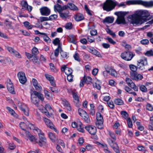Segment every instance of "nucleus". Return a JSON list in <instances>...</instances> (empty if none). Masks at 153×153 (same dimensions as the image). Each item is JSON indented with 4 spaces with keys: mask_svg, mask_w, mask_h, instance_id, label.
Listing matches in <instances>:
<instances>
[{
    "mask_svg": "<svg viewBox=\"0 0 153 153\" xmlns=\"http://www.w3.org/2000/svg\"><path fill=\"white\" fill-rule=\"evenodd\" d=\"M147 59L145 57H143L137 61V65L139 69L143 70L144 69V67L143 66L141 67L140 65V64H141L143 66H144L147 65Z\"/></svg>",
    "mask_w": 153,
    "mask_h": 153,
    "instance_id": "10",
    "label": "nucleus"
},
{
    "mask_svg": "<svg viewBox=\"0 0 153 153\" xmlns=\"http://www.w3.org/2000/svg\"><path fill=\"white\" fill-rule=\"evenodd\" d=\"M92 83L93 84V86L96 88L97 89L99 90L100 89L101 87L99 85V84H97V83L96 82H92Z\"/></svg>",
    "mask_w": 153,
    "mask_h": 153,
    "instance_id": "61",
    "label": "nucleus"
},
{
    "mask_svg": "<svg viewBox=\"0 0 153 153\" xmlns=\"http://www.w3.org/2000/svg\"><path fill=\"white\" fill-rule=\"evenodd\" d=\"M40 13L42 15L48 16L51 13L50 10L47 7H43L39 9Z\"/></svg>",
    "mask_w": 153,
    "mask_h": 153,
    "instance_id": "16",
    "label": "nucleus"
},
{
    "mask_svg": "<svg viewBox=\"0 0 153 153\" xmlns=\"http://www.w3.org/2000/svg\"><path fill=\"white\" fill-rule=\"evenodd\" d=\"M114 102L115 104L119 105H123V101L122 100L120 99H115Z\"/></svg>",
    "mask_w": 153,
    "mask_h": 153,
    "instance_id": "40",
    "label": "nucleus"
},
{
    "mask_svg": "<svg viewBox=\"0 0 153 153\" xmlns=\"http://www.w3.org/2000/svg\"><path fill=\"white\" fill-rule=\"evenodd\" d=\"M6 49L11 54H12L13 55H14L16 52V51L14 50L13 48L9 46L7 47Z\"/></svg>",
    "mask_w": 153,
    "mask_h": 153,
    "instance_id": "39",
    "label": "nucleus"
},
{
    "mask_svg": "<svg viewBox=\"0 0 153 153\" xmlns=\"http://www.w3.org/2000/svg\"><path fill=\"white\" fill-rule=\"evenodd\" d=\"M78 113L79 115L82 117L85 115V114H87L86 112L81 108H79L78 110Z\"/></svg>",
    "mask_w": 153,
    "mask_h": 153,
    "instance_id": "47",
    "label": "nucleus"
},
{
    "mask_svg": "<svg viewBox=\"0 0 153 153\" xmlns=\"http://www.w3.org/2000/svg\"><path fill=\"white\" fill-rule=\"evenodd\" d=\"M62 104L69 111L71 110V108L68 102L65 99H62Z\"/></svg>",
    "mask_w": 153,
    "mask_h": 153,
    "instance_id": "23",
    "label": "nucleus"
},
{
    "mask_svg": "<svg viewBox=\"0 0 153 153\" xmlns=\"http://www.w3.org/2000/svg\"><path fill=\"white\" fill-rule=\"evenodd\" d=\"M117 4L116 1L112 0H106L103 4V8L104 10L109 12L114 9Z\"/></svg>",
    "mask_w": 153,
    "mask_h": 153,
    "instance_id": "4",
    "label": "nucleus"
},
{
    "mask_svg": "<svg viewBox=\"0 0 153 153\" xmlns=\"http://www.w3.org/2000/svg\"><path fill=\"white\" fill-rule=\"evenodd\" d=\"M127 120V125L128 128H131L132 127L133 125L132 122L130 117H128Z\"/></svg>",
    "mask_w": 153,
    "mask_h": 153,
    "instance_id": "51",
    "label": "nucleus"
},
{
    "mask_svg": "<svg viewBox=\"0 0 153 153\" xmlns=\"http://www.w3.org/2000/svg\"><path fill=\"white\" fill-rule=\"evenodd\" d=\"M30 60L32 61L34 64L37 65L40 64V62L39 61L37 57L35 56H33Z\"/></svg>",
    "mask_w": 153,
    "mask_h": 153,
    "instance_id": "35",
    "label": "nucleus"
},
{
    "mask_svg": "<svg viewBox=\"0 0 153 153\" xmlns=\"http://www.w3.org/2000/svg\"><path fill=\"white\" fill-rule=\"evenodd\" d=\"M65 27L67 29L70 30L72 28V24L71 22L66 23L65 25Z\"/></svg>",
    "mask_w": 153,
    "mask_h": 153,
    "instance_id": "56",
    "label": "nucleus"
},
{
    "mask_svg": "<svg viewBox=\"0 0 153 153\" xmlns=\"http://www.w3.org/2000/svg\"><path fill=\"white\" fill-rule=\"evenodd\" d=\"M75 20L77 22L81 21L84 19L83 15L81 13H77L74 16Z\"/></svg>",
    "mask_w": 153,
    "mask_h": 153,
    "instance_id": "29",
    "label": "nucleus"
},
{
    "mask_svg": "<svg viewBox=\"0 0 153 153\" xmlns=\"http://www.w3.org/2000/svg\"><path fill=\"white\" fill-rule=\"evenodd\" d=\"M72 72L73 70L71 68H66L65 73L66 75H72Z\"/></svg>",
    "mask_w": 153,
    "mask_h": 153,
    "instance_id": "54",
    "label": "nucleus"
},
{
    "mask_svg": "<svg viewBox=\"0 0 153 153\" xmlns=\"http://www.w3.org/2000/svg\"><path fill=\"white\" fill-rule=\"evenodd\" d=\"M115 14L117 15L118 17L117 19L116 22L118 24H126V22L124 18V16L122 15H118L117 13H115Z\"/></svg>",
    "mask_w": 153,
    "mask_h": 153,
    "instance_id": "15",
    "label": "nucleus"
},
{
    "mask_svg": "<svg viewBox=\"0 0 153 153\" xmlns=\"http://www.w3.org/2000/svg\"><path fill=\"white\" fill-rule=\"evenodd\" d=\"M48 136L50 139L52 141H54L55 140L56 137L54 134L52 132H49L48 133Z\"/></svg>",
    "mask_w": 153,
    "mask_h": 153,
    "instance_id": "38",
    "label": "nucleus"
},
{
    "mask_svg": "<svg viewBox=\"0 0 153 153\" xmlns=\"http://www.w3.org/2000/svg\"><path fill=\"white\" fill-rule=\"evenodd\" d=\"M96 119L95 122L96 126L99 129H102L103 128V119L102 116L100 112L97 113Z\"/></svg>",
    "mask_w": 153,
    "mask_h": 153,
    "instance_id": "5",
    "label": "nucleus"
},
{
    "mask_svg": "<svg viewBox=\"0 0 153 153\" xmlns=\"http://www.w3.org/2000/svg\"><path fill=\"white\" fill-rule=\"evenodd\" d=\"M72 94L73 95V97L74 103L77 106H79L80 105V100L77 93L73 91H72Z\"/></svg>",
    "mask_w": 153,
    "mask_h": 153,
    "instance_id": "18",
    "label": "nucleus"
},
{
    "mask_svg": "<svg viewBox=\"0 0 153 153\" xmlns=\"http://www.w3.org/2000/svg\"><path fill=\"white\" fill-rule=\"evenodd\" d=\"M26 133L27 136L28 137V139L29 140L34 143L36 142V139L34 136L30 134L29 132H28L27 133V132Z\"/></svg>",
    "mask_w": 153,
    "mask_h": 153,
    "instance_id": "30",
    "label": "nucleus"
},
{
    "mask_svg": "<svg viewBox=\"0 0 153 153\" xmlns=\"http://www.w3.org/2000/svg\"><path fill=\"white\" fill-rule=\"evenodd\" d=\"M144 54L146 56H153V51L152 50L148 51Z\"/></svg>",
    "mask_w": 153,
    "mask_h": 153,
    "instance_id": "52",
    "label": "nucleus"
},
{
    "mask_svg": "<svg viewBox=\"0 0 153 153\" xmlns=\"http://www.w3.org/2000/svg\"><path fill=\"white\" fill-rule=\"evenodd\" d=\"M7 110L9 111L10 113L12 115L16 116V114L15 113L14 111L10 107H7Z\"/></svg>",
    "mask_w": 153,
    "mask_h": 153,
    "instance_id": "55",
    "label": "nucleus"
},
{
    "mask_svg": "<svg viewBox=\"0 0 153 153\" xmlns=\"http://www.w3.org/2000/svg\"><path fill=\"white\" fill-rule=\"evenodd\" d=\"M71 126L73 128H76L78 131L82 133L84 132V127L80 121H78L77 123L75 122H73L72 123Z\"/></svg>",
    "mask_w": 153,
    "mask_h": 153,
    "instance_id": "8",
    "label": "nucleus"
},
{
    "mask_svg": "<svg viewBox=\"0 0 153 153\" xmlns=\"http://www.w3.org/2000/svg\"><path fill=\"white\" fill-rule=\"evenodd\" d=\"M125 80L127 84L129 87L132 85V84L134 83L131 79L129 78H126Z\"/></svg>",
    "mask_w": 153,
    "mask_h": 153,
    "instance_id": "49",
    "label": "nucleus"
},
{
    "mask_svg": "<svg viewBox=\"0 0 153 153\" xmlns=\"http://www.w3.org/2000/svg\"><path fill=\"white\" fill-rule=\"evenodd\" d=\"M85 129L91 135H95L97 132L96 128L93 126H86L85 127Z\"/></svg>",
    "mask_w": 153,
    "mask_h": 153,
    "instance_id": "13",
    "label": "nucleus"
},
{
    "mask_svg": "<svg viewBox=\"0 0 153 153\" xmlns=\"http://www.w3.org/2000/svg\"><path fill=\"white\" fill-rule=\"evenodd\" d=\"M24 26L29 29H31L33 26L29 22L26 21L23 23Z\"/></svg>",
    "mask_w": 153,
    "mask_h": 153,
    "instance_id": "36",
    "label": "nucleus"
},
{
    "mask_svg": "<svg viewBox=\"0 0 153 153\" xmlns=\"http://www.w3.org/2000/svg\"><path fill=\"white\" fill-rule=\"evenodd\" d=\"M43 36H42L45 42L48 43H50L51 42V40L47 36V34L45 33V35H43Z\"/></svg>",
    "mask_w": 153,
    "mask_h": 153,
    "instance_id": "44",
    "label": "nucleus"
},
{
    "mask_svg": "<svg viewBox=\"0 0 153 153\" xmlns=\"http://www.w3.org/2000/svg\"><path fill=\"white\" fill-rule=\"evenodd\" d=\"M61 56L64 58L67 59L68 57V54L66 52H64L62 50L61 52H60Z\"/></svg>",
    "mask_w": 153,
    "mask_h": 153,
    "instance_id": "53",
    "label": "nucleus"
},
{
    "mask_svg": "<svg viewBox=\"0 0 153 153\" xmlns=\"http://www.w3.org/2000/svg\"><path fill=\"white\" fill-rule=\"evenodd\" d=\"M53 43L55 45H58V46L59 45H61L59 44L60 40L58 38H56L55 39L53 40Z\"/></svg>",
    "mask_w": 153,
    "mask_h": 153,
    "instance_id": "57",
    "label": "nucleus"
},
{
    "mask_svg": "<svg viewBox=\"0 0 153 153\" xmlns=\"http://www.w3.org/2000/svg\"><path fill=\"white\" fill-rule=\"evenodd\" d=\"M150 18H152V20L148 23L152 24L153 23V15L150 17L149 13L147 10H141L136 11L134 14L128 17L130 24L135 26L141 25Z\"/></svg>",
    "mask_w": 153,
    "mask_h": 153,
    "instance_id": "1",
    "label": "nucleus"
},
{
    "mask_svg": "<svg viewBox=\"0 0 153 153\" xmlns=\"http://www.w3.org/2000/svg\"><path fill=\"white\" fill-rule=\"evenodd\" d=\"M139 0H133V1H128L125 2L126 5V4L127 5H130L131 4H138L137 3H136L135 2V1H138Z\"/></svg>",
    "mask_w": 153,
    "mask_h": 153,
    "instance_id": "59",
    "label": "nucleus"
},
{
    "mask_svg": "<svg viewBox=\"0 0 153 153\" xmlns=\"http://www.w3.org/2000/svg\"><path fill=\"white\" fill-rule=\"evenodd\" d=\"M21 4L22 6V9L27 10L29 12H30L32 9V7L28 5L27 1L23 0L21 2Z\"/></svg>",
    "mask_w": 153,
    "mask_h": 153,
    "instance_id": "17",
    "label": "nucleus"
},
{
    "mask_svg": "<svg viewBox=\"0 0 153 153\" xmlns=\"http://www.w3.org/2000/svg\"><path fill=\"white\" fill-rule=\"evenodd\" d=\"M106 32L108 34L112 36L113 37H115L116 36V34L114 33L112 30H110L109 28H107L105 29Z\"/></svg>",
    "mask_w": 153,
    "mask_h": 153,
    "instance_id": "41",
    "label": "nucleus"
},
{
    "mask_svg": "<svg viewBox=\"0 0 153 153\" xmlns=\"http://www.w3.org/2000/svg\"><path fill=\"white\" fill-rule=\"evenodd\" d=\"M38 133L39 138V144L42 146L43 145H45L46 143V140L44 136V133L39 129V131L38 130L37 132Z\"/></svg>",
    "mask_w": 153,
    "mask_h": 153,
    "instance_id": "9",
    "label": "nucleus"
},
{
    "mask_svg": "<svg viewBox=\"0 0 153 153\" xmlns=\"http://www.w3.org/2000/svg\"><path fill=\"white\" fill-rule=\"evenodd\" d=\"M45 76L46 79L50 81L52 86H55L56 84L54 80V78L52 76L47 74H45Z\"/></svg>",
    "mask_w": 153,
    "mask_h": 153,
    "instance_id": "22",
    "label": "nucleus"
},
{
    "mask_svg": "<svg viewBox=\"0 0 153 153\" xmlns=\"http://www.w3.org/2000/svg\"><path fill=\"white\" fill-rule=\"evenodd\" d=\"M130 87L133 89L135 91H138V88L134 83L132 84V85Z\"/></svg>",
    "mask_w": 153,
    "mask_h": 153,
    "instance_id": "62",
    "label": "nucleus"
},
{
    "mask_svg": "<svg viewBox=\"0 0 153 153\" xmlns=\"http://www.w3.org/2000/svg\"><path fill=\"white\" fill-rule=\"evenodd\" d=\"M129 68L132 71L131 72H137L136 71L137 70V67L134 65L131 64L129 65Z\"/></svg>",
    "mask_w": 153,
    "mask_h": 153,
    "instance_id": "43",
    "label": "nucleus"
},
{
    "mask_svg": "<svg viewBox=\"0 0 153 153\" xmlns=\"http://www.w3.org/2000/svg\"><path fill=\"white\" fill-rule=\"evenodd\" d=\"M149 41L147 39H143L140 41V43L143 45H148L149 43Z\"/></svg>",
    "mask_w": 153,
    "mask_h": 153,
    "instance_id": "64",
    "label": "nucleus"
},
{
    "mask_svg": "<svg viewBox=\"0 0 153 153\" xmlns=\"http://www.w3.org/2000/svg\"><path fill=\"white\" fill-rule=\"evenodd\" d=\"M26 124L28 128L30 129L33 130L36 132L38 130L39 131V129L38 128L36 127L34 125L31 123L27 121V123H26Z\"/></svg>",
    "mask_w": 153,
    "mask_h": 153,
    "instance_id": "27",
    "label": "nucleus"
},
{
    "mask_svg": "<svg viewBox=\"0 0 153 153\" xmlns=\"http://www.w3.org/2000/svg\"><path fill=\"white\" fill-rule=\"evenodd\" d=\"M98 145L100 146L103 150L105 153H112L110 150H108V148L107 145L106 144H102L100 143H98Z\"/></svg>",
    "mask_w": 153,
    "mask_h": 153,
    "instance_id": "21",
    "label": "nucleus"
},
{
    "mask_svg": "<svg viewBox=\"0 0 153 153\" xmlns=\"http://www.w3.org/2000/svg\"><path fill=\"white\" fill-rule=\"evenodd\" d=\"M57 17L58 16L56 14H53L50 16L48 18L49 19V20H53L56 19Z\"/></svg>",
    "mask_w": 153,
    "mask_h": 153,
    "instance_id": "63",
    "label": "nucleus"
},
{
    "mask_svg": "<svg viewBox=\"0 0 153 153\" xmlns=\"http://www.w3.org/2000/svg\"><path fill=\"white\" fill-rule=\"evenodd\" d=\"M4 24L6 27H11L12 22L11 21H9L8 19H6L5 21Z\"/></svg>",
    "mask_w": 153,
    "mask_h": 153,
    "instance_id": "46",
    "label": "nucleus"
},
{
    "mask_svg": "<svg viewBox=\"0 0 153 153\" xmlns=\"http://www.w3.org/2000/svg\"><path fill=\"white\" fill-rule=\"evenodd\" d=\"M50 67L51 70L53 72H56L57 71V70L56 68L53 64L52 63H50Z\"/></svg>",
    "mask_w": 153,
    "mask_h": 153,
    "instance_id": "60",
    "label": "nucleus"
},
{
    "mask_svg": "<svg viewBox=\"0 0 153 153\" xmlns=\"http://www.w3.org/2000/svg\"><path fill=\"white\" fill-rule=\"evenodd\" d=\"M82 117L84 119V121L86 123H89L90 122V120L88 115L87 114H85V115L83 116Z\"/></svg>",
    "mask_w": 153,
    "mask_h": 153,
    "instance_id": "42",
    "label": "nucleus"
},
{
    "mask_svg": "<svg viewBox=\"0 0 153 153\" xmlns=\"http://www.w3.org/2000/svg\"><path fill=\"white\" fill-rule=\"evenodd\" d=\"M69 12L68 10H65L64 11H61L59 13L60 16L63 19L67 18L69 16Z\"/></svg>",
    "mask_w": 153,
    "mask_h": 153,
    "instance_id": "26",
    "label": "nucleus"
},
{
    "mask_svg": "<svg viewBox=\"0 0 153 153\" xmlns=\"http://www.w3.org/2000/svg\"><path fill=\"white\" fill-rule=\"evenodd\" d=\"M130 77L133 80L138 81L141 80L143 78L140 74H137V72H131Z\"/></svg>",
    "mask_w": 153,
    "mask_h": 153,
    "instance_id": "12",
    "label": "nucleus"
},
{
    "mask_svg": "<svg viewBox=\"0 0 153 153\" xmlns=\"http://www.w3.org/2000/svg\"><path fill=\"white\" fill-rule=\"evenodd\" d=\"M108 133L111 138H108L107 139V142L110 147L117 153H120V152L118 145L115 142L116 137L114 133L109 130H108Z\"/></svg>",
    "mask_w": 153,
    "mask_h": 153,
    "instance_id": "2",
    "label": "nucleus"
},
{
    "mask_svg": "<svg viewBox=\"0 0 153 153\" xmlns=\"http://www.w3.org/2000/svg\"><path fill=\"white\" fill-rule=\"evenodd\" d=\"M54 11L58 12L59 13L63 10L66 9V7L65 5L62 7L61 5L58 4H56L54 7Z\"/></svg>",
    "mask_w": 153,
    "mask_h": 153,
    "instance_id": "19",
    "label": "nucleus"
},
{
    "mask_svg": "<svg viewBox=\"0 0 153 153\" xmlns=\"http://www.w3.org/2000/svg\"><path fill=\"white\" fill-rule=\"evenodd\" d=\"M26 123L27 122H26V123L24 122H21L20 123V128L23 130H24L25 133H27V131L25 130V127L27 125Z\"/></svg>",
    "mask_w": 153,
    "mask_h": 153,
    "instance_id": "48",
    "label": "nucleus"
},
{
    "mask_svg": "<svg viewBox=\"0 0 153 153\" xmlns=\"http://www.w3.org/2000/svg\"><path fill=\"white\" fill-rule=\"evenodd\" d=\"M17 76L21 83L24 84L25 83L27 79L24 72L21 71L19 72L17 74Z\"/></svg>",
    "mask_w": 153,
    "mask_h": 153,
    "instance_id": "14",
    "label": "nucleus"
},
{
    "mask_svg": "<svg viewBox=\"0 0 153 153\" xmlns=\"http://www.w3.org/2000/svg\"><path fill=\"white\" fill-rule=\"evenodd\" d=\"M44 100L43 94L34 91L30 93V100L31 102L36 106L39 105L40 100L42 102Z\"/></svg>",
    "mask_w": 153,
    "mask_h": 153,
    "instance_id": "3",
    "label": "nucleus"
},
{
    "mask_svg": "<svg viewBox=\"0 0 153 153\" xmlns=\"http://www.w3.org/2000/svg\"><path fill=\"white\" fill-rule=\"evenodd\" d=\"M114 19L112 17L108 16L106 17L103 20V23H112L114 21Z\"/></svg>",
    "mask_w": 153,
    "mask_h": 153,
    "instance_id": "28",
    "label": "nucleus"
},
{
    "mask_svg": "<svg viewBox=\"0 0 153 153\" xmlns=\"http://www.w3.org/2000/svg\"><path fill=\"white\" fill-rule=\"evenodd\" d=\"M135 2L137 3L138 4L147 7H151L153 6V1H146L139 0L135 1Z\"/></svg>",
    "mask_w": 153,
    "mask_h": 153,
    "instance_id": "11",
    "label": "nucleus"
},
{
    "mask_svg": "<svg viewBox=\"0 0 153 153\" xmlns=\"http://www.w3.org/2000/svg\"><path fill=\"white\" fill-rule=\"evenodd\" d=\"M43 120L46 126L50 129L53 130L57 133H59V131L53 124L52 122L49 119L46 118H43Z\"/></svg>",
    "mask_w": 153,
    "mask_h": 153,
    "instance_id": "7",
    "label": "nucleus"
},
{
    "mask_svg": "<svg viewBox=\"0 0 153 153\" xmlns=\"http://www.w3.org/2000/svg\"><path fill=\"white\" fill-rule=\"evenodd\" d=\"M121 114L122 117L124 118L127 120L128 115L127 112L125 111H122Z\"/></svg>",
    "mask_w": 153,
    "mask_h": 153,
    "instance_id": "50",
    "label": "nucleus"
},
{
    "mask_svg": "<svg viewBox=\"0 0 153 153\" xmlns=\"http://www.w3.org/2000/svg\"><path fill=\"white\" fill-rule=\"evenodd\" d=\"M66 7V9L69 8L71 10L74 11L78 10V8L74 4L71 3H69L67 4V5H65Z\"/></svg>",
    "mask_w": 153,
    "mask_h": 153,
    "instance_id": "24",
    "label": "nucleus"
},
{
    "mask_svg": "<svg viewBox=\"0 0 153 153\" xmlns=\"http://www.w3.org/2000/svg\"><path fill=\"white\" fill-rule=\"evenodd\" d=\"M139 88L140 90L143 92H146L147 91V88L143 85H139Z\"/></svg>",
    "mask_w": 153,
    "mask_h": 153,
    "instance_id": "45",
    "label": "nucleus"
},
{
    "mask_svg": "<svg viewBox=\"0 0 153 153\" xmlns=\"http://www.w3.org/2000/svg\"><path fill=\"white\" fill-rule=\"evenodd\" d=\"M7 88L10 93L13 94L14 93V88L13 84L10 80H9V82L7 83Z\"/></svg>",
    "mask_w": 153,
    "mask_h": 153,
    "instance_id": "20",
    "label": "nucleus"
},
{
    "mask_svg": "<svg viewBox=\"0 0 153 153\" xmlns=\"http://www.w3.org/2000/svg\"><path fill=\"white\" fill-rule=\"evenodd\" d=\"M32 54L33 55H37L39 53L38 49L36 47H34L31 50Z\"/></svg>",
    "mask_w": 153,
    "mask_h": 153,
    "instance_id": "37",
    "label": "nucleus"
},
{
    "mask_svg": "<svg viewBox=\"0 0 153 153\" xmlns=\"http://www.w3.org/2000/svg\"><path fill=\"white\" fill-rule=\"evenodd\" d=\"M89 52L93 54L96 56H97L101 58L102 57V56L100 53L98 51H97L94 48H89Z\"/></svg>",
    "mask_w": 153,
    "mask_h": 153,
    "instance_id": "25",
    "label": "nucleus"
},
{
    "mask_svg": "<svg viewBox=\"0 0 153 153\" xmlns=\"http://www.w3.org/2000/svg\"><path fill=\"white\" fill-rule=\"evenodd\" d=\"M134 56V54L132 52L128 51L122 53L120 56L122 59L127 61H129L131 60Z\"/></svg>",
    "mask_w": 153,
    "mask_h": 153,
    "instance_id": "6",
    "label": "nucleus"
},
{
    "mask_svg": "<svg viewBox=\"0 0 153 153\" xmlns=\"http://www.w3.org/2000/svg\"><path fill=\"white\" fill-rule=\"evenodd\" d=\"M62 48L61 45H58V47L56 48L54 51V55L56 57H57L59 55V52H61Z\"/></svg>",
    "mask_w": 153,
    "mask_h": 153,
    "instance_id": "31",
    "label": "nucleus"
},
{
    "mask_svg": "<svg viewBox=\"0 0 153 153\" xmlns=\"http://www.w3.org/2000/svg\"><path fill=\"white\" fill-rule=\"evenodd\" d=\"M92 80L90 76H87L86 77H85V83L87 84H90L91 82L92 83Z\"/></svg>",
    "mask_w": 153,
    "mask_h": 153,
    "instance_id": "58",
    "label": "nucleus"
},
{
    "mask_svg": "<svg viewBox=\"0 0 153 153\" xmlns=\"http://www.w3.org/2000/svg\"><path fill=\"white\" fill-rule=\"evenodd\" d=\"M25 107H20V108L25 115L28 116L29 115L28 109L25 106Z\"/></svg>",
    "mask_w": 153,
    "mask_h": 153,
    "instance_id": "32",
    "label": "nucleus"
},
{
    "mask_svg": "<svg viewBox=\"0 0 153 153\" xmlns=\"http://www.w3.org/2000/svg\"><path fill=\"white\" fill-rule=\"evenodd\" d=\"M68 40L70 42L73 43L74 44L76 43V42L75 40V37L74 36L71 35H70L68 36Z\"/></svg>",
    "mask_w": 153,
    "mask_h": 153,
    "instance_id": "33",
    "label": "nucleus"
},
{
    "mask_svg": "<svg viewBox=\"0 0 153 153\" xmlns=\"http://www.w3.org/2000/svg\"><path fill=\"white\" fill-rule=\"evenodd\" d=\"M107 71L112 76L114 77H116L117 76V73L116 71L114 69H110L109 70Z\"/></svg>",
    "mask_w": 153,
    "mask_h": 153,
    "instance_id": "34",
    "label": "nucleus"
}]
</instances>
